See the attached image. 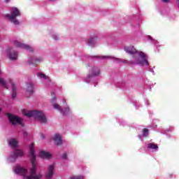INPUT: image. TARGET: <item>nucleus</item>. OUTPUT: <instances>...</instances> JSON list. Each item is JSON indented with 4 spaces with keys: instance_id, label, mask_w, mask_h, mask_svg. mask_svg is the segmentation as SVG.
I'll return each instance as SVG.
<instances>
[{
    "instance_id": "obj_1",
    "label": "nucleus",
    "mask_w": 179,
    "mask_h": 179,
    "mask_svg": "<svg viewBox=\"0 0 179 179\" xmlns=\"http://www.w3.org/2000/svg\"><path fill=\"white\" fill-rule=\"evenodd\" d=\"M29 157L31 159V164L32 166L30 171L20 165H16L14 168V173L18 176H22L23 179H41V174L36 173V169L37 166L36 165V149L34 148V143H31L29 145Z\"/></svg>"
},
{
    "instance_id": "obj_2",
    "label": "nucleus",
    "mask_w": 179,
    "mask_h": 179,
    "mask_svg": "<svg viewBox=\"0 0 179 179\" xmlns=\"http://www.w3.org/2000/svg\"><path fill=\"white\" fill-rule=\"evenodd\" d=\"M124 50L132 55V59L130 61L131 65H140V66L149 68V62H148V55L146 53L136 50L134 48V46L125 47Z\"/></svg>"
},
{
    "instance_id": "obj_3",
    "label": "nucleus",
    "mask_w": 179,
    "mask_h": 179,
    "mask_svg": "<svg viewBox=\"0 0 179 179\" xmlns=\"http://www.w3.org/2000/svg\"><path fill=\"white\" fill-rule=\"evenodd\" d=\"M8 143L12 149L15 150V152L10 154V156L8 158V162L13 163V162H16L17 157H22V156H24V152H23L22 150H16L19 148V141H17V139L13 138H10L8 141Z\"/></svg>"
},
{
    "instance_id": "obj_4",
    "label": "nucleus",
    "mask_w": 179,
    "mask_h": 179,
    "mask_svg": "<svg viewBox=\"0 0 179 179\" xmlns=\"http://www.w3.org/2000/svg\"><path fill=\"white\" fill-rule=\"evenodd\" d=\"M21 15L22 13H20V10H19V8L13 7L10 9V14H5L4 17L6 19V20H8V22L15 26H20V21H19L17 17H19V16H21Z\"/></svg>"
},
{
    "instance_id": "obj_5",
    "label": "nucleus",
    "mask_w": 179,
    "mask_h": 179,
    "mask_svg": "<svg viewBox=\"0 0 179 179\" xmlns=\"http://www.w3.org/2000/svg\"><path fill=\"white\" fill-rule=\"evenodd\" d=\"M22 114L27 117H32L36 119V121H39V122H41L42 124H45V122H47V117L41 110H29L24 109L22 111Z\"/></svg>"
},
{
    "instance_id": "obj_6",
    "label": "nucleus",
    "mask_w": 179,
    "mask_h": 179,
    "mask_svg": "<svg viewBox=\"0 0 179 179\" xmlns=\"http://www.w3.org/2000/svg\"><path fill=\"white\" fill-rule=\"evenodd\" d=\"M50 101L55 110H57L58 111H59V113H61L62 115H68V114H71V113H72V111L71 110V108L68 106H66V107L64 108V110L62 109V108H61V106H59V104L56 103L57 98L55 97V96H52V99H51Z\"/></svg>"
},
{
    "instance_id": "obj_7",
    "label": "nucleus",
    "mask_w": 179,
    "mask_h": 179,
    "mask_svg": "<svg viewBox=\"0 0 179 179\" xmlns=\"http://www.w3.org/2000/svg\"><path fill=\"white\" fill-rule=\"evenodd\" d=\"M100 75V69L99 67H92L89 72L88 76L85 78V82L86 83H90L92 78L94 76H99Z\"/></svg>"
},
{
    "instance_id": "obj_8",
    "label": "nucleus",
    "mask_w": 179,
    "mask_h": 179,
    "mask_svg": "<svg viewBox=\"0 0 179 179\" xmlns=\"http://www.w3.org/2000/svg\"><path fill=\"white\" fill-rule=\"evenodd\" d=\"M7 117L10 122L13 124V125H16L17 124H18V125H21V127H23V125H24V124L23 123V119L19 117L18 116L8 113Z\"/></svg>"
},
{
    "instance_id": "obj_9",
    "label": "nucleus",
    "mask_w": 179,
    "mask_h": 179,
    "mask_svg": "<svg viewBox=\"0 0 179 179\" xmlns=\"http://www.w3.org/2000/svg\"><path fill=\"white\" fill-rule=\"evenodd\" d=\"M13 44L15 47H17V48H22V50H26L27 51H29L30 52H31L34 50L31 46L23 43L20 41L15 40L13 41Z\"/></svg>"
},
{
    "instance_id": "obj_10",
    "label": "nucleus",
    "mask_w": 179,
    "mask_h": 179,
    "mask_svg": "<svg viewBox=\"0 0 179 179\" xmlns=\"http://www.w3.org/2000/svg\"><path fill=\"white\" fill-rule=\"evenodd\" d=\"M99 42L97 36H90V38L86 41L87 45L90 47H94Z\"/></svg>"
},
{
    "instance_id": "obj_11",
    "label": "nucleus",
    "mask_w": 179,
    "mask_h": 179,
    "mask_svg": "<svg viewBox=\"0 0 179 179\" xmlns=\"http://www.w3.org/2000/svg\"><path fill=\"white\" fill-rule=\"evenodd\" d=\"M54 170H55V164H52L48 166V171L46 172V178L48 179L52 178V176H54Z\"/></svg>"
},
{
    "instance_id": "obj_12",
    "label": "nucleus",
    "mask_w": 179,
    "mask_h": 179,
    "mask_svg": "<svg viewBox=\"0 0 179 179\" xmlns=\"http://www.w3.org/2000/svg\"><path fill=\"white\" fill-rule=\"evenodd\" d=\"M55 145H61L62 143V136L58 133L55 134L52 137Z\"/></svg>"
},
{
    "instance_id": "obj_13",
    "label": "nucleus",
    "mask_w": 179,
    "mask_h": 179,
    "mask_svg": "<svg viewBox=\"0 0 179 179\" xmlns=\"http://www.w3.org/2000/svg\"><path fill=\"white\" fill-rule=\"evenodd\" d=\"M7 54L12 61H15L17 59V52L15 51L13 49H10L7 51Z\"/></svg>"
},
{
    "instance_id": "obj_14",
    "label": "nucleus",
    "mask_w": 179,
    "mask_h": 179,
    "mask_svg": "<svg viewBox=\"0 0 179 179\" xmlns=\"http://www.w3.org/2000/svg\"><path fill=\"white\" fill-rule=\"evenodd\" d=\"M37 77L38 78V79H41V80H42V82H43V83H45V85H47V83H50V82H51V80H50V78H48V76H47L45 74H44L43 73H38L37 74Z\"/></svg>"
},
{
    "instance_id": "obj_15",
    "label": "nucleus",
    "mask_w": 179,
    "mask_h": 179,
    "mask_svg": "<svg viewBox=\"0 0 179 179\" xmlns=\"http://www.w3.org/2000/svg\"><path fill=\"white\" fill-rule=\"evenodd\" d=\"M39 156L43 159H51V157H52V155H51V153L44 150L40 152Z\"/></svg>"
},
{
    "instance_id": "obj_16",
    "label": "nucleus",
    "mask_w": 179,
    "mask_h": 179,
    "mask_svg": "<svg viewBox=\"0 0 179 179\" xmlns=\"http://www.w3.org/2000/svg\"><path fill=\"white\" fill-rule=\"evenodd\" d=\"M34 93V88L33 87V84L31 83H27V94H33Z\"/></svg>"
},
{
    "instance_id": "obj_17",
    "label": "nucleus",
    "mask_w": 179,
    "mask_h": 179,
    "mask_svg": "<svg viewBox=\"0 0 179 179\" xmlns=\"http://www.w3.org/2000/svg\"><path fill=\"white\" fill-rule=\"evenodd\" d=\"M8 83L10 85L11 87H12V97L13 99H16V86L15 85V84L13 83V81L11 79L8 80Z\"/></svg>"
},
{
    "instance_id": "obj_18",
    "label": "nucleus",
    "mask_w": 179,
    "mask_h": 179,
    "mask_svg": "<svg viewBox=\"0 0 179 179\" xmlns=\"http://www.w3.org/2000/svg\"><path fill=\"white\" fill-rule=\"evenodd\" d=\"M43 61L44 58L41 56L30 59L31 64H38L40 62H43Z\"/></svg>"
},
{
    "instance_id": "obj_19",
    "label": "nucleus",
    "mask_w": 179,
    "mask_h": 179,
    "mask_svg": "<svg viewBox=\"0 0 179 179\" xmlns=\"http://www.w3.org/2000/svg\"><path fill=\"white\" fill-rule=\"evenodd\" d=\"M147 148H148V149H151L154 152H157V150H159V146H157V145H156L155 143H148L147 145Z\"/></svg>"
},
{
    "instance_id": "obj_20",
    "label": "nucleus",
    "mask_w": 179,
    "mask_h": 179,
    "mask_svg": "<svg viewBox=\"0 0 179 179\" xmlns=\"http://www.w3.org/2000/svg\"><path fill=\"white\" fill-rule=\"evenodd\" d=\"M0 85L5 89H8V83L1 77H0Z\"/></svg>"
},
{
    "instance_id": "obj_21",
    "label": "nucleus",
    "mask_w": 179,
    "mask_h": 179,
    "mask_svg": "<svg viewBox=\"0 0 179 179\" xmlns=\"http://www.w3.org/2000/svg\"><path fill=\"white\" fill-rule=\"evenodd\" d=\"M70 179H85L83 175H73L70 176Z\"/></svg>"
},
{
    "instance_id": "obj_22",
    "label": "nucleus",
    "mask_w": 179,
    "mask_h": 179,
    "mask_svg": "<svg viewBox=\"0 0 179 179\" xmlns=\"http://www.w3.org/2000/svg\"><path fill=\"white\" fill-rule=\"evenodd\" d=\"M149 135V130L148 129H144L143 130V136H148Z\"/></svg>"
},
{
    "instance_id": "obj_23",
    "label": "nucleus",
    "mask_w": 179,
    "mask_h": 179,
    "mask_svg": "<svg viewBox=\"0 0 179 179\" xmlns=\"http://www.w3.org/2000/svg\"><path fill=\"white\" fill-rule=\"evenodd\" d=\"M52 37L54 40H58L59 38V37L57 34H52Z\"/></svg>"
},
{
    "instance_id": "obj_24",
    "label": "nucleus",
    "mask_w": 179,
    "mask_h": 179,
    "mask_svg": "<svg viewBox=\"0 0 179 179\" xmlns=\"http://www.w3.org/2000/svg\"><path fill=\"white\" fill-rule=\"evenodd\" d=\"M111 58H112V59H114L115 61V62H122L121 59H118V58H115V57H111Z\"/></svg>"
},
{
    "instance_id": "obj_25",
    "label": "nucleus",
    "mask_w": 179,
    "mask_h": 179,
    "mask_svg": "<svg viewBox=\"0 0 179 179\" xmlns=\"http://www.w3.org/2000/svg\"><path fill=\"white\" fill-rule=\"evenodd\" d=\"M62 159H64V160H66L68 159V154L64 153L62 155Z\"/></svg>"
},
{
    "instance_id": "obj_26",
    "label": "nucleus",
    "mask_w": 179,
    "mask_h": 179,
    "mask_svg": "<svg viewBox=\"0 0 179 179\" xmlns=\"http://www.w3.org/2000/svg\"><path fill=\"white\" fill-rule=\"evenodd\" d=\"M162 2H164V3H170V0H161Z\"/></svg>"
},
{
    "instance_id": "obj_27",
    "label": "nucleus",
    "mask_w": 179,
    "mask_h": 179,
    "mask_svg": "<svg viewBox=\"0 0 179 179\" xmlns=\"http://www.w3.org/2000/svg\"><path fill=\"white\" fill-rule=\"evenodd\" d=\"M40 136H41V139H45V135L43 134H40Z\"/></svg>"
},
{
    "instance_id": "obj_28",
    "label": "nucleus",
    "mask_w": 179,
    "mask_h": 179,
    "mask_svg": "<svg viewBox=\"0 0 179 179\" xmlns=\"http://www.w3.org/2000/svg\"><path fill=\"white\" fill-rule=\"evenodd\" d=\"M101 58H103V59H105V58H110V57H108V56H102V57H101Z\"/></svg>"
},
{
    "instance_id": "obj_29",
    "label": "nucleus",
    "mask_w": 179,
    "mask_h": 179,
    "mask_svg": "<svg viewBox=\"0 0 179 179\" xmlns=\"http://www.w3.org/2000/svg\"><path fill=\"white\" fill-rule=\"evenodd\" d=\"M50 2H55L56 0H48Z\"/></svg>"
},
{
    "instance_id": "obj_30",
    "label": "nucleus",
    "mask_w": 179,
    "mask_h": 179,
    "mask_svg": "<svg viewBox=\"0 0 179 179\" xmlns=\"http://www.w3.org/2000/svg\"><path fill=\"white\" fill-rule=\"evenodd\" d=\"M2 111V107L0 106V113Z\"/></svg>"
},
{
    "instance_id": "obj_31",
    "label": "nucleus",
    "mask_w": 179,
    "mask_h": 179,
    "mask_svg": "<svg viewBox=\"0 0 179 179\" xmlns=\"http://www.w3.org/2000/svg\"><path fill=\"white\" fill-rule=\"evenodd\" d=\"M0 75H2V71L0 69Z\"/></svg>"
},
{
    "instance_id": "obj_32",
    "label": "nucleus",
    "mask_w": 179,
    "mask_h": 179,
    "mask_svg": "<svg viewBox=\"0 0 179 179\" xmlns=\"http://www.w3.org/2000/svg\"><path fill=\"white\" fill-rule=\"evenodd\" d=\"M155 44H157V41H155Z\"/></svg>"
},
{
    "instance_id": "obj_33",
    "label": "nucleus",
    "mask_w": 179,
    "mask_h": 179,
    "mask_svg": "<svg viewBox=\"0 0 179 179\" xmlns=\"http://www.w3.org/2000/svg\"><path fill=\"white\" fill-rule=\"evenodd\" d=\"M9 1H10V0H6V2H9Z\"/></svg>"
},
{
    "instance_id": "obj_34",
    "label": "nucleus",
    "mask_w": 179,
    "mask_h": 179,
    "mask_svg": "<svg viewBox=\"0 0 179 179\" xmlns=\"http://www.w3.org/2000/svg\"><path fill=\"white\" fill-rule=\"evenodd\" d=\"M64 103H66V101L64 100Z\"/></svg>"
},
{
    "instance_id": "obj_35",
    "label": "nucleus",
    "mask_w": 179,
    "mask_h": 179,
    "mask_svg": "<svg viewBox=\"0 0 179 179\" xmlns=\"http://www.w3.org/2000/svg\"><path fill=\"white\" fill-rule=\"evenodd\" d=\"M139 138H140V139H142V138L141 137V136H139Z\"/></svg>"
},
{
    "instance_id": "obj_36",
    "label": "nucleus",
    "mask_w": 179,
    "mask_h": 179,
    "mask_svg": "<svg viewBox=\"0 0 179 179\" xmlns=\"http://www.w3.org/2000/svg\"><path fill=\"white\" fill-rule=\"evenodd\" d=\"M149 37H150V40H152V37H150V36H149Z\"/></svg>"
},
{
    "instance_id": "obj_37",
    "label": "nucleus",
    "mask_w": 179,
    "mask_h": 179,
    "mask_svg": "<svg viewBox=\"0 0 179 179\" xmlns=\"http://www.w3.org/2000/svg\"><path fill=\"white\" fill-rule=\"evenodd\" d=\"M0 41H1V38H0Z\"/></svg>"
}]
</instances>
